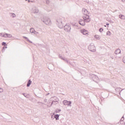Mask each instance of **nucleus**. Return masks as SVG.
<instances>
[{
	"mask_svg": "<svg viewBox=\"0 0 125 125\" xmlns=\"http://www.w3.org/2000/svg\"><path fill=\"white\" fill-rule=\"evenodd\" d=\"M66 22V20L64 18H59L57 20V25L59 28L62 29L63 28V23Z\"/></svg>",
	"mask_w": 125,
	"mask_h": 125,
	"instance_id": "1",
	"label": "nucleus"
},
{
	"mask_svg": "<svg viewBox=\"0 0 125 125\" xmlns=\"http://www.w3.org/2000/svg\"><path fill=\"white\" fill-rule=\"evenodd\" d=\"M42 21L46 25H51V21H50V19L44 17L42 19Z\"/></svg>",
	"mask_w": 125,
	"mask_h": 125,
	"instance_id": "2",
	"label": "nucleus"
},
{
	"mask_svg": "<svg viewBox=\"0 0 125 125\" xmlns=\"http://www.w3.org/2000/svg\"><path fill=\"white\" fill-rule=\"evenodd\" d=\"M88 49L92 52H95V51H96V48L95 47V46H94V44L93 43L90 44L88 46Z\"/></svg>",
	"mask_w": 125,
	"mask_h": 125,
	"instance_id": "3",
	"label": "nucleus"
},
{
	"mask_svg": "<svg viewBox=\"0 0 125 125\" xmlns=\"http://www.w3.org/2000/svg\"><path fill=\"white\" fill-rule=\"evenodd\" d=\"M31 11L32 13L36 14V13H39V9L38 7L34 6L32 8Z\"/></svg>",
	"mask_w": 125,
	"mask_h": 125,
	"instance_id": "4",
	"label": "nucleus"
},
{
	"mask_svg": "<svg viewBox=\"0 0 125 125\" xmlns=\"http://www.w3.org/2000/svg\"><path fill=\"white\" fill-rule=\"evenodd\" d=\"M83 19L84 20V21H85L86 23L90 22V18H89V16H88V15L83 16Z\"/></svg>",
	"mask_w": 125,
	"mask_h": 125,
	"instance_id": "5",
	"label": "nucleus"
},
{
	"mask_svg": "<svg viewBox=\"0 0 125 125\" xmlns=\"http://www.w3.org/2000/svg\"><path fill=\"white\" fill-rule=\"evenodd\" d=\"M62 103L63 104V105H67V106H69L70 107H71V106H72L71 104H72V102L71 101H68L67 100H64L62 102Z\"/></svg>",
	"mask_w": 125,
	"mask_h": 125,
	"instance_id": "6",
	"label": "nucleus"
},
{
	"mask_svg": "<svg viewBox=\"0 0 125 125\" xmlns=\"http://www.w3.org/2000/svg\"><path fill=\"white\" fill-rule=\"evenodd\" d=\"M64 30L66 32H70L71 31V26L66 24L64 27Z\"/></svg>",
	"mask_w": 125,
	"mask_h": 125,
	"instance_id": "7",
	"label": "nucleus"
},
{
	"mask_svg": "<svg viewBox=\"0 0 125 125\" xmlns=\"http://www.w3.org/2000/svg\"><path fill=\"white\" fill-rule=\"evenodd\" d=\"M81 32L82 34H83V35H84V36H88V31L85 29H82Z\"/></svg>",
	"mask_w": 125,
	"mask_h": 125,
	"instance_id": "8",
	"label": "nucleus"
},
{
	"mask_svg": "<svg viewBox=\"0 0 125 125\" xmlns=\"http://www.w3.org/2000/svg\"><path fill=\"white\" fill-rule=\"evenodd\" d=\"M82 12L84 16L88 15L89 14L87 10L85 9V8L83 9Z\"/></svg>",
	"mask_w": 125,
	"mask_h": 125,
	"instance_id": "9",
	"label": "nucleus"
},
{
	"mask_svg": "<svg viewBox=\"0 0 125 125\" xmlns=\"http://www.w3.org/2000/svg\"><path fill=\"white\" fill-rule=\"evenodd\" d=\"M79 24L82 26H85V21L83 20H80L79 21Z\"/></svg>",
	"mask_w": 125,
	"mask_h": 125,
	"instance_id": "10",
	"label": "nucleus"
},
{
	"mask_svg": "<svg viewBox=\"0 0 125 125\" xmlns=\"http://www.w3.org/2000/svg\"><path fill=\"white\" fill-rule=\"evenodd\" d=\"M50 101H52V102L51 103V104L49 105V107L52 106V104H53L54 103V104H56L55 103V101H54V100H53V98H51L50 99V100H49V103H50Z\"/></svg>",
	"mask_w": 125,
	"mask_h": 125,
	"instance_id": "11",
	"label": "nucleus"
},
{
	"mask_svg": "<svg viewBox=\"0 0 125 125\" xmlns=\"http://www.w3.org/2000/svg\"><path fill=\"white\" fill-rule=\"evenodd\" d=\"M4 38H12V35L10 34L5 33Z\"/></svg>",
	"mask_w": 125,
	"mask_h": 125,
	"instance_id": "12",
	"label": "nucleus"
},
{
	"mask_svg": "<svg viewBox=\"0 0 125 125\" xmlns=\"http://www.w3.org/2000/svg\"><path fill=\"white\" fill-rule=\"evenodd\" d=\"M9 15L12 18H15L16 17V15L14 13H10Z\"/></svg>",
	"mask_w": 125,
	"mask_h": 125,
	"instance_id": "13",
	"label": "nucleus"
},
{
	"mask_svg": "<svg viewBox=\"0 0 125 125\" xmlns=\"http://www.w3.org/2000/svg\"><path fill=\"white\" fill-rule=\"evenodd\" d=\"M94 39H96V40H98V41H99V40L101 39V37L97 35H94Z\"/></svg>",
	"mask_w": 125,
	"mask_h": 125,
	"instance_id": "14",
	"label": "nucleus"
},
{
	"mask_svg": "<svg viewBox=\"0 0 125 125\" xmlns=\"http://www.w3.org/2000/svg\"><path fill=\"white\" fill-rule=\"evenodd\" d=\"M120 53H121V50L119 49H117L115 50V54L118 55V54H120Z\"/></svg>",
	"mask_w": 125,
	"mask_h": 125,
	"instance_id": "15",
	"label": "nucleus"
},
{
	"mask_svg": "<svg viewBox=\"0 0 125 125\" xmlns=\"http://www.w3.org/2000/svg\"><path fill=\"white\" fill-rule=\"evenodd\" d=\"M23 38L24 39H25V40H26L27 42H30V43H33V42L31 41H30V40H29V39L25 36H23Z\"/></svg>",
	"mask_w": 125,
	"mask_h": 125,
	"instance_id": "16",
	"label": "nucleus"
},
{
	"mask_svg": "<svg viewBox=\"0 0 125 125\" xmlns=\"http://www.w3.org/2000/svg\"><path fill=\"white\" fill-rule=\"evenodd\" d=\"M53 100H54L55 101V104H57V103L58 102V99L56 97H54L53 98Z\"/></svg>",
	"mask_w": 125,
	"mask_h": 125,
	"instance_id": "17",
	"label": "nucleus"
},
{
	"mask_svg": "<svg viewBox=\"0 0 125 125\" xmlns=\"http://www.w3.org/2000/svg\"><path fill=\"white\" fill-rule=\"evenodd\" d=\"M36 30H35V29L34 28H31L30 29V32L31 33V34H35V32Z\"/></svg>",
	"mask_w": 125,
	"mask_h": 125,
	"instance_id": "18",
	"label": "nucleus"
},
{
	"mask_svg": "<svg viewBox=\"0 0 125 125\" xmlns=\"http://www.w3.org/2000/svg\"><path fill=\"white\" fill-rule=\"evenodd\" d=\"M119 18H120V19H122V20H125V16H124L123 15H120Z\"/></svg>",
	"mask_w": 125,
	"mask_h": 125,
	"instance_id": "19",
	"label": "nucleus"
},
{
	"mask_svg": "<svg viewBox=\"0 0 125 125\" xmlns=\"http://www.w3.org/2000/svg\"><path fill=\"white\" fill-rule=\"evenodd\" d=\"M54 118H55L56 121H58V120H59V115L58 114L55 115Z\"/></svg>",
	"mask_w": 125,
	"mask_h": 125,
	"instance_id": "20",
	"label": "nucleus"
},
{
	"mask_svg": "<svg viewBox=\"0 0 125 125\" xmlns=\"http://www.w3.org/2000/svg\"><path fill=\"white\" fill-rule=\"evenodd\" d=\"M31 83H32V81H31V80H29L27 83V87H29L30 85H31Z\"/></svg>",
	"mask_w": 125,
	"mask_h": 125,
	"instance_id": "21",
	"label": "nucleus"
},
{
	"mask_svg": "<svg viewBox=\"0 0 125 125\" xmlns=\"http://www.w3.org/2000/svg\"><path fill=\"white\" fill-rule=\"evenodd\" d=\"M124 120H125V118L124 117V116L122 117V118H121V120H120V124H124Z\"/></svg>",
	"mask_w": 125,
	"mask_h": 125,
	"instance_id": "22",
	"label": "nucleus"
},
{
	"mask_svg": "<svg viewBox=\"0 0 125 125\" xmlns=\"http://www.w3.org/2000/svg\"><path fill=\"white\" fill-rule=\"evenodd\" d=\"M63 60L65 62H66V63H67V64H70V62H69V61H68V60L66 58H64Z\"/></svg>",
	"mask_w": 125,
	"mask_h": 125,
	"instance_id": "23",
	"label": "nucleus"
},
{
	"mask_svg": "<svg viewBox=\"0 0 125 125\" xmlns=\"http://www.w3.org/2000/svg\"><path fill=\"white\" fill-rule=\"evenodd\" d=\"M111 35H112V33H111V32L110 31H108L106 32V36H111Z\"/></svg>",
	"mask_w": 125,
	"mask_h": 125,
	"instance_id": "24",
	"label": "nucleus"
},
{
	"mask_svg": "<svg viewBox=\"0 0 125 125\" xmlns=\"http://www.w3.org/2000/svg\"><path fill=\"white\" fill-rule=\"evenodd\" d=\"M34 34L36 35V36H40V32L35 31L34 32Z\"/></svg>",
	"mask_w": 125,
	"mask_h": 125,
	"instance_id": "25",
	"label": "nucleus"
},
{
	"mask_svg": "<svg viewBox=\"0 0 125 125\" xmlns=\"http://www.w3.org/2000/svg\"><path fill=\"white\" fill-rule=\"evenodd\" d=\"M5 35V33L3 34L2 33H0V37H3V38H4Z\"/></svg>",
	"mask_w": 125,
	"mask_h": 125,
	"instance_id": "26",
	"label": "nucleus"
},
{
	"mask_svg": "<svg viewBox=\"0 0 125 125\" xmlns=\"http://www.w3.org/2000/svg\"><path fill=\"white\" fill-rule=\"evenodd\" d=\"M61 111V109H56L55 111V113H59V112Z\"/></svg>",
	"mask_w": 125,
	"mask_h": 125,
	"instance_id": "27",
	"label": "nucleus"
},
{
	"mask_svg": "<svg viewBox=\"0 0 125 125\" xmlns=\"http://www.w3.org/2000/svg\"><path fill=\"white\" fill-rule=\"evenodd\" d=\"M59 58H60L62 60H63L64 58H63V57H62L61 55H59Z\"/></svg>",
	"mask_w": 125,
	"mask_h": 125,
	"instance_id": "28",
	"label": "nucleus"
},
{
	"mask_svg": "<svg viewBox=\"0 0 125 125\" xmlns=\"http://www.w3.org/2000/svg\"><path fill=\"white\" fill-rule=\"evenodd\" d=\"M5 48H7V46L3 47V49H2V52H4Z\"/></svg>",
	"mask_w": 125,
	"mask_h": 125,
	"instance_id": "29",
	"label": "nucleus"
},
{
	"mask_svg": "<svg viewBox=\"0 0 125 125\" xmlns=\"http://www.w3.org/2000/svg\"><path fill=\"white\" fill-rule=\"evenodd\" d=\"M1 92H3V89L0 88V93H1Z\"/></svg>",
	"mask_w": 125,
	"mask_h": 125,
	"instance_id": "30",
	"label": "nucleus"
},
{
	"mask_svg": "<svg viewBox=\"0 0 125 125\" xmlns=\"http://www.w3.org/2000/svg\"><path fill=\"white\" fill-rule=\"evenodd\" d=\"M2 45H6V43L5 42H2Z\"/></svg>",
	"mask_w": 125,
	"mask_h": 125,
	"instance_id": "31",
	"label": "nucleus"
},
{
	"mask_svg": "<svg viewBox=\"0 0 125 125\" xmlns=\"http://www.w3.org/2000/svg\"><path fill=\"white\" fill-rule=\"evenodd\" d=\"M99 32H103V28H101L99 29Z\"/></svg>",
	"mask_w": 125,
	"mask_h": 125,
	"instance_id": "32",
	"label": "nucleus"
},
{
	"mask_svg": "<svg viewBox=\"0 0 125 125\" xmlns=\"http://www.w3.org/2000/svg\"><path fill=\"white\" fill-rule=\"evenodd\" d=\"M123 61L124 62V63H125V57H124L123 59Z\"/></svg>",
	"mask_w": 125,
	"mask_h": 125,
	"instance_id": "33",
	"label": "nucleus"
},
{
	"mask_svg": "<svg viewBox=\"0 0 125 125\" xmlns=\"http://www.w3.org/2000/svg\"><path fill=\"white\" fill-rule=\"evenodd\" d=\"M44 102H45V103L47 102V99H45L44 100Z\"/></svg>",
	"mask_w": 125,
	"mask_h": 125,
	"instance_id": "34",
	"label": "nucleus"
},
{
	"mask_svg": "<svg viewBox=\"0 0 125 125\" xmlns=\"http://www.w3.org/2000/svg\"><path fill=\"white\" fill-rule=\"evenodd\" d=\"M116 89L118 90H121V88L120 87H118V88H117Z\"/></svg>",
	"mask_w": 125,
	"mask_h": 125,
	"instance_id": "35",
	"label": "nucleus"
},
{
	"mask_svg": "<svg viewBox=\"0 0 125 125\" xmlns=\"http://www.w3.org/2000/svg\"><path fill=\"white\" fill-rule=\"evenodd\" d=\"M22 95L24 97H27V96H26V95H25V93H22Z\"/></svg>",
	"mask_w": 125,
	"mask_h": 125,
	"instance_id": "36",
	"label": "nucleus"
},
{
	"mask_svg": "<svg viewBox=\"0 0 125 125\" xmlns=\"http://www.w3.org/2000/svg\"><path fill=\"white\" fill-rule=\"evenodd\" d=\"M109 24H109V23H106V25H107V26H109Z\"/></svg>",
	"mask_w": 125,
	"mask_h": 125,
	"instance_id": "37",
	"label": "nucleus"
},
{
	"mask_svg": "<svg viewBox=\"0 0 125 125\" xmlns=\"http://www.w3.org/2000/svg\"><path fill=\"white\" fill-rule=\"evenodd\" d=\"M111 57V59H114V57L111 56V57Z\"/></svg>",
	"mask_w": 125,
	"mask_h": 125,
	"instance_id": "38",
	"label": "nucleus"
},
{
	"mask_svg": "<svg viewBox=\"0 0 125 125\" xmlns=\"http://www.w3.org/2000/svg\"><path fill=\"white\" fill-rule=\"evenodd\" d=\"M47 95H49V93H47V94H46V96H47Z\"/></svg>",
	"mask_w": 125,
	"mask_h": 125,
	"instance_id": "39",
	"label": "nucleus"
},
{
	"mask_svg": "<svg viewBox=\"0 0 125 125\" xmlns=\"http://www.w3.org/2000/svg\"><path fill=\"white\" fill-rule=\"evenodd\" d=\"M46 3H48V0H46Z\"/></svg>",
	"mask_w": 125,
	"mask_h": 125,
	"instance_id": "40",
	"label": "nucleus"
},
{
	"mask_svg": "<svg viewBox=\"0 0 125 125\" xmlns=\"http://www.w3.org/2000/svg\"><path fill=\"white\" fill-rule=\"evenodd\" d=\"M28 2H31V0H28Z\"/></svg>",
	"mask_w": 125,
	"mask_h": 125,
	"instance_id": "41",
	"label": "nucleus"
},
{
	"mask_svg": "<svg viewBox=\"0 0 125 125\" xmlns=\"http://www.w3.org/2000/svg\"><path fill=\"white\" fill-rule=\"evenodd\" d=\"M30 2H34V1H30Z\"/></svg>",
	"mask_w": 125,
	"mask_h": 125,
	"instance_id": "42",
	"label": "nucleus"
},
{
	"mask_svg": "<svg viewBox=\"0 0 125 125\" xmlns=\"http://www.w3.org/2000/svg\"><path fill=\"white\" fill-rule=\"evenodd\" d=\"M27 0H25V1H27Z\"/></svg>",
	"mask_w": 125,
	"mask_h": 125,
	"instance_id": "43",
	"label": "nucleus"
},
{
	"mask_svg": "<svg viewBox=\"0 0 125 125\" xmlns=\"http://www.w3.org/2000/svg\"><path fill=\"white\" fill-rule=\"evenodd\" d=\"M104 27H106V25H104Z\"/></svg>",
	"mask_w": 125,
	"mask_h": 125,
	"instance_id": "44",
	"label": "nucleus"
}]
</instances>
